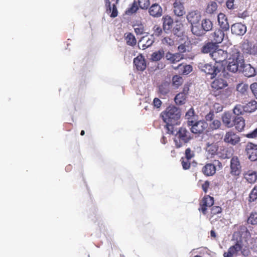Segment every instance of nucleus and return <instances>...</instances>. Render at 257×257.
<instances>
[{
  "instance_id": "1",
  "label": "nucleus",
  "mask_w": 257,
  "mask_h": 257,
  "mask_svg": "<svg viewBox=\"0 0 257 257\" xmlns=\"http://www.w3.org/2000/svg\"><path fill=\"white\" fill-rule=\"evenodd\" d=\"M163 121L166 123L165 128L167 133L172 135L174 133V125L179 124L181 112L179 109L175 106H169L160 114Z\"/></svg>"
},
{
  "instance_id": "2",
  "label": "nucleus",
  "mask_w": 257,
  "mask_h": 257,
  "mask_svg": "<svg viewBox=\"0 0 257 257\" xmlns=\"http://www.w3.org/2000/svg\"><path fill=\"white\" fill-rule=\"evenodd\" d=\"M211 94L220 99H225L231 95V89L227 81L220 77L215 78L211 83Z\"/></svg>"
},
{
  "instance_id": "3",
  "label": "nucleus",
  "mask_w": 257,
  "mask_h": 257,
  "mask_svg": "<svg viewBox=\"0 0 257 257\" xmlns=\"http://www.w3.org/2000/svg\"><path fill=\"white\" fill-rule=\"evenodd\" d=\"M244 59L240 52L234 49L232 50L230 57L229 58L228 64L227 69L230 72L235 73L237 71H240L241 66H243Z\"/></svg>"
},
{
  "instance_id": "4",
  "label": "nucleus",
  "mask_w": 257,
  "mask_h": 257,
  "mask_svg": "<svg viewBox=\"0 0 257 257\" xmlns=\"http://www.w3.org/2000/svg\"><path fill=\"white\" fill-rule=\"evenodd\" d=\"M193 139V136L185 127H181L176 132L173 138V141L176 148H180L187 144Z\"/></svg>"
},
{
  "instance_id": "5",
  "label": "nucleus",
  "mask_w": 257,
  "mask_h": 257,
  "mask_svg": "<svg viewBox=\"0 0 257 257\" xmlns=\"http://www.w3.org/2000/svg\"><path fill=\"white\" fill-rule=\"evenodd\" d=\"M187 125L190 126L191 132L195 134H201L207 128L208 124L205 120H188Z\"/></svg>"
},
{
  "instance_id": "6",
  "label": "nucleus",
  "mask_w": 257,
  "mask_h": 257,
  "mask_svg": "<svg viewBox=\"0 0 257 257\" xmlns=\"http://www.w3.org/2000/svg\"><path fill=\"white\" fill-rule=\"evenodd\" d=\"M198 68L207 75H210L211 78H215L217 74L220 72L218 67L210 63L200 62L198 65Z\"/></svg>"
},
{
  "instance_id": "7",
  "label": "nucleus",
  "mask_w": 257,
  "mask_h": 257,
  "mask_svg": "<svg viewBox=\"0 0 257 257\" xmlns=\"http://www.w3.org/2000/svg\"><path fill=\"white\" fill-rule=\"evenodd\" d=\"M201 26L202 29H199L198 26H193L191 28V31L193 34L200 36H202L204 33L212 29L213 24L212 22L208 19H204L202 21Z\"/></svg>"
},
{
  "instance_id": "8",
  "label": "nucleus",
  "mask_w": 257,
  "mask_h": 257,
  "mask_svg": "<svg viewBox=\"0 0 257 257\" xmlns=\"http://www.w3.org/2000/svg\"><path fill=\"white\" fill-rule=\"evenodd\" d=\"M214 204V198L209 195H205L199 202V207L198 210L201 212L203 215H206L207 212L208 207H211Z\"/></svg>"
},
{
  "instance_id": "9",
  "label": "nucleus",
  "mask_w": 257,
  "mask_h": 257,
  "mask_svg": "<svg viewBox=\"0 0 257 257\" xmlns=\"http://www.w3.org/2000/svg\"><path fill=\"white\" fill-rule=\"evenodd\" d=\"M230 173L234 176H238L241 172V166L237 157H233L230 160Z\"/></svg>"
},
{
  "instance_id": "10",
  "label": "nucleus",
  "mask_w": 257,
  "mask_h": 257,
  "mask_svg": "<svg viewBox=\"0 0 257 257\" xmlns=\"http://www.w3.org/2000/svg\"><path fill=\"white\" fill-rule=\"evenodd\" d=\"M189 86L188 84H185L184 85L182 91L176 95L174 100L177 104L181 105L185 103L188 94Z\"/></svg>"
},
{
  "instance_id": "11",
  "label": "nucleus",
  "mask_w": 257,
  "mask_h": 257,
  "mask_svg": "<svg viewBox=\"0 0 257 257\" xmlns=\"http://www.w3.org/2000/svg\"><path fill=\"white\" fill-rule=\"evenodd\" d=\"M210 57L216 63H221L226 60L228 55L226 51L218 48L211 54Z\"/></svg>"
},
{
  "instance_id": "12",
  "label": "nucleus",
  "mask_w": 257,
  "mask_h": 257,
  "mask_svg": "<svg viewBox=\"0 0 257 257\" xmlns=\"http://www.w3.org/2000/svg\"><path fill=\"white\" fill-rule=\"evenodd\" d=\"M245 150L249 160L251 161L257 160V145L249 143L246 146Z\"/></svg>"
},
{
  "instance_id": "13",
  "label": "nucleus",
  "mask_w": 257,
  "mask_h": 257,
  "mask_svg": "<svg viewBox=\"0 0 257 257\" xmlns=\"http://www.w3.org/2000/svg\"><path fill=\"white\" fill-rule=\"evenodd\" d=\"M201 18L200 13L197 10L189 12L186 16L187 20L191 24L192 27L194 26V25L198 24Z\"/></svg>"
},
{
  "instance_id": "14",
  "label": "nucleus",
  "mask_w": 257,
  "mask_h": 257,
  "mask_svg": "<svg viewBox=\"0 0 257 257\" xmlns=\"http://www.w3.org/2000/svg\"><path fill=\"white\" fill-rule=\"evenodd\" d=\"M173 12L177 17L183 16L185 14L183 0H175L173 3Z\"/></svg>"
},
{
  "instance_id": "15",
  "label": "nucleus",
  "mask_w": 257,
  "mask_h": 257,
  "mask_svg": "<svg viewBox=\"0 0 257 257\" xmlns=\"http://www.w3.org/2000/svg\"><path fill=\"white\" fill-rule=\"evenodd\" d=\"M224 141L232 145H235L240 141V138L235 133L230 131L226 133L224 138Z\"/></svg>"
},
{
  "instance_id": "16",
  "label": "nucleus",
  "mask_w": 257,
  "mask_h": 257,
  "mask_svg": "<svg viewBox=\"0 0 257 257\" xmlns=\"http://www.w3.org/2000/svg\"><path fill=\"white\" fill-rule=\"evenodd\" d=\"M118 1L119 0H115V3L112 4V8H111L109 0H104L106 13L110 14V16L111 18H115L117 16L118 12L116 5L118 3Z\"/></svg>"
},
{
  "instance_id": "17",
  "label": "nucleus",
  "mask_w": 257,
  "mask_h": 257,
  "mask_svg": "<svg viewBox=\"0 0 257 257\" xmlns=\"http://www.w3.org/2000/svg\"><path fill=\"white\" fill-rule=\"evenodd\" d=\"M149 13L154 18H159L163 14V9L158 4H153L149 8Z\"/></svg>"
},
{
  "instance_id": "18",
  "label": "nucleus",
  "mask_w": 257,
  "mask_h": 257,
  "mask_svg": "<svg viewBox=\"0 0 257 257\" xmlns=\"http://www.w3.org/2000/svg\"><path fill=\"white\" fill-rule=\"evenodd\" d=\"M134 64L139 71H144L147 67L145 59L142 54L134 58Z\"/></svg>"
},
{
  "instance_id": "19",
  "label": "nucleus",
  "mask_w": 257,
  "mask_h": 257,
  "mask_svg": "<svg viewBox=\"0 0 257 257\" xmlns=\"http://www.w3.org/2000/svg\"><path fill=\"white\" fill-rule=\"evenodd\" d=\"M234 116L228 112H224L222 116L223 124L227 127H232L234 125Z\"/></svg>"
},
{
  "instance_id": "20",
  "label": "nucleus",
  "mask_w": 257,
  "mask_h": 257,
  "mask_svg": "<svg viewBox=\"0 0 257 257\" xmlns=\"http://www.w3.org/2000/svg\"><path fill=\"white\" fill-rule=\"evenodd\" d=\"M163 22V29L165 33L171 31L173 26L174 20L171 16L165 15L162 19Z\"/></svg>"
},
{
  "instance_id": "21",
  "label": "nucleus",
  "mask_w": 257,
  "mask_h": 257,
  "mask_svg": "<svg viewBox=\"0 0 257 257\" xmlns=\"http://www.w3.org/2000/svg\"><path fill=\"white\" fill-rule=\"evenodd\" d=\"M166 58L171 64H175L184 59L183 54L180 53H172L168 52L166 54Z\"/></svg>"
},
{
  "instance_id": "22",
  "label": "nucleus",
  "mask_w": 257,
  "mask_h": 257,
  "mask_svg": "<svg viewBox=\"0 0 257 257\" xmlns=\"http://www.w3.org/2000/svg\"><path fill=\"white\" fill-rule=\"evenodd\" d=\"M232 34L236 35H243L246 31V27L241 23L234 24L231 27Z\"/></svg>"
},
{
  "instance_id": "23",
  "label": "nucleus",
  "mask_w": 257,
  "mask_h": 257,
  "mask_svg": "<svg viewBox=\"0 0 257 257\" xmlns=\"http://www.w3.org/2000/svg\"><path fill=\"white\" fill-rule=\"evenodd\" d=\"M218 150V145L216 143L208 142L206 143V151L207 155L210 158H213L217 154Z\"/></svg>"
},
{
  "instance_id": "24",
  "label": "nucleus",
  "mask_w": 257,
  "mask_h": 257,
  "mask_svg": "<svg viewBox=\"0 0 257 257\" xmlns=\"http://www.w3.org/2000/svg\"><path fill=\"white\" fill-rule=\"evenodd\" d=\"M173 68L175 70H178L179 73L184 75H188L193 70V67L191 65L184 63H181Z\"/></svg>"
},
{
  "instance_id": "25",
  "label": "nucleus",
  "mask_w": 257,
  "mask_h": 257,
  "mask_svg": "<svg viewBox=\"0 0 257 257\" xmlns=\"http://www.w3.org/2000/svg\"><path fill=\"white\" fill-rule=\"evenodd\" d=\"M218 22L221 29L224 31H227L229 29V23L226 16L223 13L218 15Z\"/></svg>"
},
{
  "instance_id": "26",
  "label": "nucleus",
  "mask_w": 257,
  "mask_h": 257,
  "mask_svg": "<svg viewBox=\"0 0 257 257\" xmlns=\"http://www.w3.org/2000/svg\"><path fill=\"white\" fill-rule=\"evenodd\" d=\"M240 71L242 72L244 75L247 77L253 76L255 74L254 68L250 64H245L244 62L243 66L240 68Z\"/></svg>"
},
{
  "instance_id": "27",
  "label": "nucleus",
  "mask_w": 257,
  "mask_h": 257,
  "mask_svg": "<svg viewBox=\"0 0 257 257\" xmlns=\"http://www.w3.org/2000/svg\"><path fill=\"white\" fill-rule=\"evenodd\" d=\"M243 178L250 184L254 183L257 180V174L254 171L249 170L243 173Z\"/></svg>"
},
{
  "instance_id": "28",
  "label": "nucleus",
  "mask_w": 257,
  "mask_h": 257,
  "mask_svg": "<svg viewBox=\"0 0 257 257\" xmlns=\"http://www.w3.org/2000/svg\"><path fill=\"white\" fill-rule=\"evenodd\" d=\"M218 46L214 42H208L201 48V52L203 53H209L210 56L214 51L217 49Z\"/></svg>"
},
{
  "instance_id": "29",
  "label": "nucleus",
  "mask_w": 257,
  "mask_h": 257,
  "mask_svg": "<svg viewBox=\"0 0 257 257\" xmlns=\"http://www.w3.org/2000/svg\"><path fill=\"white\" fill-rule=\"evenodd\" d=\"M242 50L243 53L254 55L257 54V46H252L248 42L244 43L242 45Z\"/></svg>"
},
{
  "instance_id": "30",
  "label": "nucleus",
  "mask_w": 257,
  "mask_h": 257,
  "mask_svg": "<svg viewBox=\"0 0 257 257\" xmlns=\"http://www.w3.org/2000/svg\"><path fill=\"white\" fill-rule=\"evenodd\" d=\"M216 170L214 164L211 163L206 164L202 169L203 173L206 176L213 175L215 173Z\"/></svg>"
},
{
  "instance_id": "31",
  "label": "nucleus",
  "mask_w": 257,
  "mask_h": 257,
  "mask_svg": "<svg viewBox=\"0 0 257 257\" xmlns=\"http://www.w3.org/2000/svg\"><path fill=\"white\" fill-rule=\"evenodd\" d=\"M224 31L222 29H217L212 34V40L216 44L220 43L223 40L224 37Z\"/></svg>"
},
{
  "instance_id": "32",
  "label": "nucleus",
  "mask_w": 257,
  "mask_h": 257,
  "mask_svg": "<svg viewBox=\"0 0 257 257\" xmlns=\"http://www.w3.org/2000/svg\"><path fill=\"white\" fill-rule=\"evenodd\" d=\"M124 38L126 44L128 46L134 47L137 44V40L132 33H125L124 35Z\"/></svg>"
},
{
  "instance_id": "33",
  "label": "nucleus",
  "mask_w": 257,
  "mask_h": 257,
  "mask_svg": "<svg viewBox=\"0 0 257 257\" xmlns=\"http://www.w3.org/2000/svg\"><path fill=\"white\" fill-rule=\"evenodd\" d=\"M234 120V125L235 128L238 132H241L245 127V120L241 116H235Z\"/></svg>"
},
{
  "instance_id": "34",
  "label": "nucleus",
  "mask_w": 257,
  "mask_h": 257,
  "mask_svg": "<svg viewBox=\"0 0 257 257\" xmlns=\"http://www.w3.org/2000/svg\"><path fill=\"white\" fill-rule=\"evenodd\" d=\"M170 92V84L167 82L162 83L159 86L158 92L160 95L165 96Z\"/></svg>"
},
{
  "instance_id": "35",
  "label": "nucleus",
  "mask_w": 257,
  "mask_h": 257,
  "mask_svg": "<svg viewBox=\"0 0 257 257\" xmlns=\"http://www.w3.org/2000/svg\"><path fill=\"white\" fill-rule=\"evenodd\" d=\"M245 112H251L257 109V102L251 100L244 105Z\"/></svg>"
},
{
  "instance_id": "36",
  "label": "nucleus",
  "mask_w": 257,
  "mask_h": 257,
  "mask_svg": "<svg viewBox=\"0 0 257 257\" xmlns=\"http://www.w3.org/2000/svg\"><path fill=\"white\" fill-rule=\"evenodd\" d=\"M217 4L215 2H210L205 9V12L208 14H213L217 9Z\"/></svg>"
},
{
  "instance_id": "37",
  "label": "nucleus",
  "mask_w": 257,
  "mask_h": 257,
  "mask_svg": "<svg viewBox=\"0 0 257 257\" xmlns=\"http://www.w3.org/2000/svg\"><path fill=\"white\" fill-rule=\"evenodd\" d=\"M140 42L143 43L142 44V48L143 49H145L152 46L154 42V41L153 37L152 36L151 38H148V39H146V37H143L140 40Z\"/></svg>"
},
{
  "instance_id": "38",
  "label": "nucleus",
  "mask_w": 257,
  "mask_h": 257,
  "mask_svg": "<svg viewBox=\"0 0 257 257\" xmlns=\"http://www.w3.org/2000/svg\"><path fill=\"white\" fill-rule=\"evenodd\" d=\"M164 56V51L160 49L156 51L151 55V60L153 61H158L160 60Z\"/></svg>"
},
{
  "instance_id": "39",
  "label": "nucleus",
  "mask_w": 257,
  "mask_h": 257,
  "mask_svg": "<svg viewBox=\"0 0 257 257\" xmlns=\"http://www.w3.org/2000/svg\"><path fill=\"white\" fill-rule=\"evenodd\" d=\"M172 85L176 88H178L183 83V78L178 75H175L172 77Z\"/></svg>"
},
{
  "instance_id": "40",
  "label": "nucleus",
  "mask_w": 257,
  "mask_h": 257,
  "mask_svg": "<svg viewBox=\"0 0 257 257\" xmlns=\"http://www.w3.org/2000/svg\"><path fill=\"white\" fill-rule=\"evenodd\" d=\"M242 246L238 242H236L234 245L230 246V252H232V254L237 255L238 252L241 250Z\"/></svg>"
},
{
  "instance_id": "41",
  "label": "nucleus",
  "mask_w": 257,
  "mask_h": 257,
  "mask_svg": "<svg viewBox=\"0 0 257 257\" xmlns=\"http://www.w3.org/2000/svg\"><path fill=\"white\" fill-rule=\"evenodd\" d=\"M242 246L238 242H236L234 245L230 246V252H232V254L237 255L238 252L241 250Z\"/></svg>"
},
{
  "instance_id": "42",
  "label": "nucleus",
  "mask_w": 257,
  "mask_h": 257,
  "mask_svg": "<svg viewBox=\"0 0 257 257\" xmlns=\"http://www.w3.org/2000/svg\"><path fill=\"white\" fill-rule=\"evenodd\" d=\"M139 6L137 5L136 1H134L132 5L128 8L125 13L127 15H131L136 13L139 9Z\"/></svg>"
},
{
  "instance_id": "43",
  "label": "nucleus",
  "mask_w": 257,
  "mask_h": 257,
  "mask_svg": "<svg viewBox=\"0 0 257 257\" xmlns=\"http://www.w3.org/2000/svg\"><path fill=\"white\" fill-rule=\"evenodd\" d=\"M137 3L139 8L142 10H147L150 5V0H138Z\"/></svg>"
},
{
  "instance_id": "44",
  "label": "nucleus",
  "mask_w": 257,
  "mask_h": 257,
  "mask_svg": "<svg viewBox=\"0 0 257 257\" xmlns=\"http://www.w3.org/2000/svg\"><path fill=\"white\" fill-rule=\"evenodd\" d=\"M248 223L252 225H257V212H252L250 214L247 219Z\"/></svg>"
},
{
  "instance_id": "45",
  "label": "nucleus",
  "mask_w": 257,
  "mask_h": 257,
  "mask_svg": "<svg viewBox=\"0 0 257 257\" xmlns=\"http://www.w3.org/2000/svg\"><path fill=\"white\" fill-rule=\"evenodd\" d=\"M233 113L235 115H236V116H238L239 115L242 114V113L244 111V105H241L240 104H237L235 105L233 110Z\"/></svg>"
},
{
  "instance_id": "46",
  "label": "nucleus",
  "mask_w": 257,
  "mask_h": 257,
  "mask_svg": "<svg viewBox=\"0 0 257 257\" xmlns=\"http://www.w3.org/2000/svg\"><path fill=\"white\" fill-rule=\"evenodd\" d=\"M134 28L135 32L137 35H142L145 33V27L143 24L135 25Z\"/></svg>"
},
{
  "instance_id": "47",
  "label": "nucleus",
  "mask_w": 257,
  "mask_h": 257,
  "mask_svg": "<svg viewBox=\"0 0 257 257\" xmlns=\"http://www.w3.org/2000/svg\"><path fill=\"white\" fill-rule=\"evenodd\" d=\"M222 212V208L218 206H212L210 209V217L211 219L215 215L220 213Z\"/></svg>"
},
{
  "instance_id": "48",
  "label": "nucleus",
  "mask_w": 257,
  "mask_h": 257,
  "mask_svg": "<svg viewBox=\"0 0 257 257\" xmlns=\"http://www.w3.org/2000/svg\"><path fill=\"white\" fill-rule=\"evenodd\" d=\"M153 34L152 35V37L156 36L159 37L161 36L163 33L162 29L161 27L158 25H155L153 28Z\"/></svg>"
},
{
  "instance_id": "49",
  "label": "nucleus",
  "mask_w": 257,
  "mask_h": 257,
  "mask_svg": "<svg viewBox=\"0 0 257 257\" xmlns=\"http://www.w3.org/2000/svg\"><path fill=\"white\" fill-rule=\"evenodd\" d=\"M162 42L163 44L167 45L170 46H172L175 44V41L173 38L171 37H165L162 40Z\"/></svg>"
},
{
  "instance_id": "50",
  "label": "nucleus",
  "mask_w": 257,
  "mask_h": 257,
  "mask_svg": "<svg viewBox=\"0 0 257 257\" xmlns=\"http://www.w3.org/2000/svg\"><path fill=\"white\" fill-rule=\"evenodd\" d=\"M257 199V187L255 186L249 195V201L251 202L254 201Z\"/></svg>"
},
{
  "instance_id": "51",
  "label": "nucleus",
  "mask_w": 257,
  "mask_h": 257,
  "mask_svg": "<svg viewBox=\"0 0 257 257\" xmlns=\"http://www.w3.org/2000/svg\"><path fill=\"white\" fill-rule=\"evenodd\" d=\"M190 160L183 157L181 158V164L184 170H187L190 168L191 166Z\"/></svg>"
},
{
  "instance_id": "52",
  "label": "nucleus",
  "mask_w": 257,
  "mask_h": 257,
  "mask_svg": "<svg viewBox=\"0 0 257 257\" xmlns=\"http://www.w3.org/2000/svg\"><path fill=\"white\" fill-rule=\"evenodd\" d=\"M182 27V24L176 25V26L174 28L173 31L174 35H176L178 37L181 36L182 32H181V27Z\"/></svg>"
},
{
  "instance_id": "53",
  "label": "nucleus",
  "mask_w": 257,
  "mask_h": 257,
  "mask_svg": "<svg viewBox=\"0 0 257 257\" xmlns=\"http://www.w3.org/2000/svg\"><path fill=\"white\" fill-rule=\"evenodd\" d=\"M221 126V122L217 119L213 120V121L210 124V127L212 130H216L220 127Z\"/></svg>"
},
{
  "instance_id": "54",
  "label": "nucleus",
  "mask_w": 257,
  "mask_h": 257,
  "mask_svg": "<svg viewBox=\"0 0 257 257\" xmlns=\"http://www.w3.org/2000/svg\"><path fill=\"white\" fill-rule=\"evenodd\" d=\"M185 158L187 159V160H191L194 156V153L191 151L190 148H187L186 149L185 152Z\"/></svg>"
},
{
  "instance_id": "55",
  "label": "nucleus",
  "mask_w": 257,
  "mask_h": 257,
  "mask_svg": "<svg viewBox=\"0 0 257 257\" xmlns=\"http://www.w3.org/2000/svg\"><path fill=\"white\" fill-rule=\"evenodd\" d=\"M245 137L247 138H257V127L253 131L245 135Z\"/></svg>"
},
{
  "instance_id": "56",
  "label": "nucleus",
  "mask_w": 257,
  "mask_h": 257,
  "mask_svg": "<svg viewBox=\"0 0 257 257\" xmlns=\"http://www.w3.org/2000/svg\"><path fill=\"white\" fill-rule=\"evenodd\" d=\"M250 88L252 93L257 99V83L254 82L251 84L250 85Z\"/></svg>"
},
{
  "instance_id": "57",
  "label": "nucleus",
  "mask_w": 257,
  "mask_h": 257,
  "mask_svg": "<svg viewBox=\"0 0 257 257\" xmlns=\"http://www.w3.org/2000/svg\"><path fill=\"white\" fill-rule=\"evenodd\" d=\"M162 102L158 98H155L153 100V105L154 107L159 108L162 105Z\"/></svg>"
},
{
  "instance_id": "58",
  "label": "nucleus",
  "mask_w": 257,
  "mask_h": 257,
  "mask_svg": "<svg viewBox=\"0 0 257 257\" xmlns=\"http://www.w3.org/2000/svg\"><path fill=\"white\" fill-rule=\"evenodd\" d=\"M234 0H227L226 3V7L229 9H233Z\"/></svg>"
},
{
  "instance_id": "59",
  "label": "nucleus",
  "mask_w": 257,
  "mask_h": 257,
  "mask_svg": "<svg viewBox=\"0 0 257 257\" xmlns=\"http://www.w3.org/2000/svg\"><path fill=\"white\" fill-rule=\"evenodd\" d=\"M194 114V111L193 108L190 109L186 113V116L187 117L188 120H192L191 117L193 116Z\"/></svg>"
},
{
  "instance_id": "60",
  "label": "nucleus",
  "mask_w": 257,
  "mask_h": 257,
  "mask_svg": "<svg viewBox=\"0 0 257 257\" xmlns=\"http://www.w3.org/2000/svg\"><path fill=\"white\" fill-rule=\"evenodd\" d=\"M249 14L247 11H244L241 13H238L237 16L239 18L245 19V18L248 17Z\"/></svg>"
},
{
  "instance_id": "61",
  "label": "nucleus",
  "mask_w": 257,
  "mask_h": 257,
  "mask_svg": "<svg viewBox=\"0 0 257 257\" xmlns=\"http://www.w3.org/2000/svg\"><path fill=\"white\" fill-rule=\"evenodd\" d=\"M178 50L179 51L178 53H180V54H182V53L186 52V46L183 44L180 45L178 47Z\"/></svg>"
},
{
  "instance_id": "62",
  "label": "nucleus",
  "mask_w": 257,
  "mask_h": 257,
  "mask_svg": "<svg viewBox=\"0 0 257 257\" xmlns=\"http://www.w3.org/2000/svg\"><path fill=\"white\" fill-rule=\"evenodd\" d=\"M213 107L217 112L221 111L223 109L222 105L218 103H215L213 105Z\"/></svg>"
},
{
  "instance_id": "63",
  "label": "nucleus",
  "mask_w": 257,
  "mask_h": 257,
  "mask_svg": "<svg viewBox=\"0 0 257 257\" xmlns=\"http://www.w3.org/2000/svg\"><path fill=\"white\" fill-rule=\"evenodd\" d=\"M209 182L208 181H206L202 185V188L203 190V191L205 193H206L207 192L208 189L209 187Z\"/></svg>"
},
{
  "instance_id": "64",
  "label": "nucleus",
  "mask_w": 257,
  "mask_h": 257,
  "mask_svg": "<svg viewBox=\"0 0 257 257\" xmlns=\"http://www.w3.org/2000/svg\"><path fill=\"white\" fill-rule=\"evenodd\" d=\"M214 118V113L213 111H210L206 116L205 119L207 121H211Z\"/></svg>"
}]
</instances>
